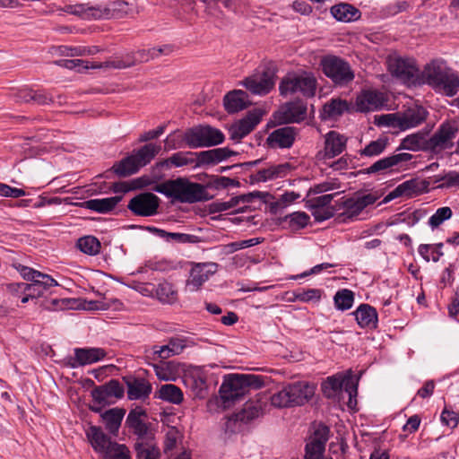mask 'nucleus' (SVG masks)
Instances as JSON below:
<instances>
[{
    "mask_svg": "<svg viewBox=\"0 0 459 459\" xmlns=\"http://www.w3.org/2000/svg\"><path fill=\"white\" fill-rule=\"evenodd\" d=\"M427 83L437 91L454 96L459 91V76L441 61H432L420 73L417 84Z\"/></svg>",
    "mask_w": 459,
    "mask_h": 459,
    "instance_id": "f257e3e1",
    "label": "nucleus"
},
{
    "mask_svg": "<svg viewBox=\"0 0 459 459\" xmlns=\"http://www.w3.org/2000/svg\"><path fill=\"white\" fill-rule=\"evenodd\" d=\"M233 154V152L227 148H217L200 152H178L169 158L164 160L161 164L166 167H183L194 165V167H202L206 165H214L227 160Z\"/></svg>",
    "mask_w": 459,
    "mask_h": 459,
    "instance_id": "f03ea898",
    "label": "nucleus"
},
{
    "mask_svg": "<svg viewBox=\"0 0 459 459\" xmlns=\"http://www.w3.org/2000/svg\"><path fill=\"white\" fill-rule=\"evenodd\" d=\"M156 191L182 203L191 204L210 199L204 186L192 183L186 178L169 180L157 186Z\"/></svg>",
    "mask_w": 459,
    "mask_h": 459,
    "instance_id": "7ed1b4c3",
    "label": "nucleus"
},
{
    "mask_svg": "<svg viewBox=\"0 0 459 459\" xmlns=\"http://www.w3.org/2000/svg\"><path fill=\"white\" fill-rule=\"evenodd\" d=\"M143 416L144 411L142 409H134L129 412L126 419L128 427L138 436V441L134 446L136 459H158L159 449L149 435V429L142 419Z\"/></svg>",
    "mask_w": 459,
    "mask_h": 459,
    "instance_id": "20e7f679",
    "label": "nucleus"
},
{
    "mask_svg": "<svg viewBox=\"0 0 459 459\" xmlns=\"http://www.w3.org/2000/svg\"><path fill=\"white\" fill-rule=\"evenodd\" d=\"M427 111L420 106H413L403 112L389 113L376 117L377 126L405 131L420 126L427 117Z\"/></svg>",
    "mask_w": 459,
    "mask_h": 459,
    "instance_id": "39448f33",
    "label": "nucleus"
},
{
    "mask_svg": "<svg viewBox=\"0 0 459 459\" xmlns=\"http://www.w3.org/2000/svg\"><path fill=\"white\" fill-rule=\"evenodd\" d=\"M316 86L317 81L312 73L300 71L286 74L279 89L282 96L300 94L303 97L311 98L316 93Z\"/></svg>",
    "mask_w": 459,
    "mask_h": 459,
    "instance_id": "423d86ee",
    "label": "nucleus"
},
{
    "mask_svg": "<svg viewBox=\"0 0 459 459\" xmlns=\"http://www.w3.org/2000/svg\"><path fill=\"white\" fill-rule=\"evenodd\" d=\"M160 145L148 143L134 152L130 156L123 159L113 166V170L120 177H126L136 173L140 168L147 165L160 152Z\"/></svg>",
    "mask_w": 459,
    "mask_h": 459,
    "instance_id": "0eeeda50",
    "label": "nucleus"
},
{
    "mask_svg": "<svg viewBox=\"0 0 459 459\" xmlns=\"http://www.w3.org/2000/svg\"><path fill=\"white\" fill-rule=\"evenodd\" d=\"M121 2H113L108 5H90L89 4H67L63 11L84 20L112 19L119 17Z\"/></svg>",
    "mask_w": 459,
    "mask_h": 459,
    "instance_id": "6e6552de",
    "label": "nucleus"
},
{
    "mask_svg": "<svg viewBox=\"0 0 459 459\" xmlns=\"http://www.w3.org/2000/svg\"><path fill=\"white\" fill-rule=\"evenodd\" d=\"M173 51L170 45L162 47L138 49L135 52L126 53L122 57H117L113 60L105 62V67H112L116 69H124L131 67L140 63H146L152 59L158 58L161 55H169Z\"/></svg>",
    "mask_w": 459,
    "mask_h": 459,
    "instance_id": "1a4fd4ad",
    "label": "nucleus"
},
{
    "mask_svg": "<svg viewBox=\"0 0 459 459\" xmlns=\"http://www.w3.org/2000/svg\"><path fill=\"white\" fill-rule=\"evenodd\" d=\"M182 141L189 148L196 149L210 147L224 141L223 133L210 126H199L187 129L182 136Z\"/></svg>",
    "mask_w": 459,
    "mask_h": 459,
    "instance_id": "9d476101",
    "label": "nucleus"
},
{
    "mask_svg": "<svg viewBox=\"0 0 459 459\" xmlns=\"http://www.w3.org/2000/svg\"><path fill=\"white\" fill-rule=\"evenodd\" d=\"M387 66L391 74L404 84L417 85L420 82V71L412 58L391 55L387 58Z\"/></svg>",
    "mask_w": 459,
    "mask_h": 459,
    "instance_id": "9b49d317",
    "label": "nucleus"
},
{
    "mask_svg": "<svg viewBox=\"0 0 459 459\" xmlns=\"http://www.w3.org/2000/svg\"><path fill=\"white\" fill-rule=\"evenodd\" d=\"M324 74L334 83L345 85L354 79V73L348 62L336 56H326L321 59Z\"/></svg>",
    "mask_w": 459,
    "mask_h": 459,
    "instance_id": "f8f14e48",
    "label": "nucleus"
},
{
    "mask_svg": "<svg viewBox=\"0 0 459 459\" xmlns=\"http://www.w3.org/2000/svg\"><path fill=\"white\" fill-rule=\"evenodd\" d=\"M252 376L229 374L224 377L220 387V395L224 403L233 402L243 396L251 385Z\"/></svg>",
    "mask_w": 459,
    "mask_h": 459,
    "instance_id": "ddd939ff",
    "label": "nucleus"
},
{
    "mask_svg": "<svg viewBox=\"0 0 459 459\" xmlns=\"http://www.w3.org/2000/svg\"><path fill=\"white\" fill-rule=\"evenodd\" d=\"M377 197L367 194L357 197L348 198L337 204L338 219L342 222L352 221L368 205L375 204Z\"/></svg>",
    "mask_w": 459,
    "mask_h": 459,
    "instance_id": "4468645a",
    "label": "nucleus"
},
{
    "mask_svg": "<svg viewBox=\"0 0 459 459\" xmlns=\"http://www.w3.org/2000/svg\"><path fill=\"white\" fill-rule=\"evenodd\" d=\"M358 377H354L351 371L345 375H334L328 377L322 384V390L325 396L333 397L338 391L344 388L349 395V406H351L352 397L357 395Z\"/></svg>",
    "mask_w": 459,
    "mask_h": 459,
    "instance_id": "2eb2a0df",
    "label": "nucleus"
},
{
    "mask_svg": "<svg viewBox=\"0 0 459 459\" xmlns=\"http://www.w3.org/2000/svg\"><path fill=\"white\" fill-rule=\"evenodd\" d=\"M412 159V155L407 152L395 153L385 157L374 162L363 170L365 174L387 173L403 170L407 169V163Z\"/></svg>",
    "mask_w": 459,
    "mask_h": 459,
    "instance_id": "dca6fc26",
    "label": "nucleus"
},
{
    "mask_svg": "<svg viewBox=\"0 0 459 459\" xmlns=\"http://www.w3.org/2000/svg\"><path fill=\"white\" fill-rule=\"evenodd\" d=\"M219 265L213 262L194 264L189 271L186 289L190 292L199 290L202 286L218 271Z\"/></svg>",
    "mask_w": 459,
    "mask_h": 459,
    "instance_id": "f3484780",
    "label": "nucleus"
},
{
    "mask_svg": "<svg viewBox=\"0 0 459 459\" xmlns=\"http://www.w3.org/2000/svg\"><path fill=\"white\" fill-rule=\"evenodd\" d=\"M456 133L457 127L455 123H443L438 130L430 138H428V151L440 152L451 148Z\"/></svg>",
    "mask_w": 459,
    "mask_h": 459,
    "instance_id": "a211bd4d",
    "label": "nucleus"
},
{
    "mask_svg": "<svg viewBox=\"0 0 459 459\" xmlns=\"http://www.w3.org/2000/svg\"><path fill=\"white\" fill-rule=\"evenodd\" d=\"M329 432L330 430L325 425L319 424L315 427L314 433L306 445V459H333L323 455L329 438Z\"/></svg>",
    "mask_w": 459,
    "mask_h": 459,
    "instance_id": "6ab92c4d",
    "label": "nucleus"
},
{
    "mask_svg": "<svg viewBox=\"0 0 459 459\" xmlns=\"http://www.w3.org/2000/svg\"><path fill=\"white\" fill-rule=\"evenodd\" d=\"M160 199L152 193H142L133 197L127 205L135 215L149 217L157 213Z\"/></svg>",
    "mask_w": 459,
    "mask_h": 459,
    "instance_id": "aec40b11",
    "label": "nucleus"
},
{
    "mask_svg": "<svg viewBox=\"0 0 459 459\" xmlns=\"http://www.w3.org/2000/svg\"><path fill=\"white\" fill-rule=\"evenodd\" d=\"M268 411V395L261 393L244 404L242 410L236 414V419L243 422H248L264 415Z\"/></svg>",
    "mask_w": 459,
    "mask_h": 459,
    "instance_id": "412c9836",
    "label": "nucleus"
},
{
    "mask_svg": "<svg viewBox=\"0 0 459 459\" xmlns=\"http://www.w3.org/2000/svg\"><path fill=\"white\" fill-rule=\"evenodd\" d=\"M262 117L263 112L261 109L255 108L249 111L244 118L230 126L229 128L230 139L237 142L240 141L255 128L260 123Z\"/></svg>",
    "mask_w": 459,
    "mask_h": 459,
    "instance_id": "4be33fe9",
    "label": "nucleus"
},
{
    "mask_svg": "<svg viewBox=\"0 0 459 459\" xmlns=\"http://www.w3.org/2000/svg\"><path fill=\"white\" fill-rule=\"evenodd\" d=\"M307 106L304 102L292 101L282 105L275 113L274 118L281 124L299 123L305 119Z\"/></svg>",
    "mask_w": 459,
    "mask_h": 459,
    "instance_id": "5701e85b",
    "label": "nucleus"
},
{
    "mask_svg": "<svg viewBox=\"0 0 459 459\" xmlns=\"http://www.w3.org/2000/svg\"><path fill=\"white\" fill-rule=\"evenodd\" d=\"M273 74L267 71L246 78L241 84L254 94L264 95L274 86Z\"/></svg>",
    "mask_w": 459,
    "mask_h": 459,
    "instance_id": "b1692460",
    "label": "nucleus"
},
{
    "mask_svg": "<svg viewBox=\"0 0 459 459\" xmlns=\"http://www.w3.org/2000/svg\"><path fill=\"white\" fill-rule=\"evenodd\" d=\"M385 97L377 91H363L356 98V109L360 112L377 110L384 106Z\"/></svg>",
    "mask_w": 459,
    "mask_h": 459,
    "instance_id": "393cba45",
    "label": "nucleus"
},
{
    "mask_svg": "<svg viewBox=\"0 0 459 459\" xmlns=\"http://www.w3.org/2000/svg\"><path fill=\"white\" fill-rule=\"evenodd\" d=\"M347 137L336 131H330L325 135V147L319 152L325 159H332L341 154L346 148Z\"/></svg>",
    "mask_w": 459,
    "mask_h": 459,
    "instance_id": "a878e982",
    "label": "nucleus"
},
{
    "mask_svg": "<svg viewBox=\"0 0 459 459\" xmlns=\"http://www.w3.org/2000/svg\"><path fill=\"white\" fill-rule=\"evenodd\" d=\"M298 130L293 126H284L273 131L268 138L267 143L273 148H290L292 146Z\"/></svg>",
    "mask_w": 459,
    "mask_h": 459,
    "instance_id": "bb28decb",
    "label": "nucleus"
},
{
    "mask_svg": "<svg viewBox=\"0 0 459 459\" xmlns=\"http://www.w3.org/2000/svg\"><path fill=\"white\" fill-rule=\"evenodd\" d=\"M86 437L94 451L101 456L115 443L100 428L95 426H91L87 429Z\"/></svg>",
    "mask_w": 459,
    "mask_h": 459,
    "instance_id": "cd10ccee",
    "label": "nucleus"
},
{
    "mask_svg": "<svg viewBox=\"0 0 459 459\" xmlns=\"http://www.w3.org/2000/svg\"><path fill=\"white\" fill-rule=\"evenodd\" d=\"M290 171L289 163L271 165L266 169L258 170L253 175V179L257 182H266L276 178H283Z\"/></svg>",
    "mask_w": 459,
    "mask_h": 459,
    "instance_id": "c85d7f7f",
    "label": "nucleus"
},
{
    "mask_svg": "<svg viewBox=\"0 0 459 459\" xmlns=\"http://www.w3.org/2000/svg\"><path fill=\"white\" fill-rule=\"evenodd\" d=\"M224 107L229 113H236L246 108L249 103L247 94L241 90H235L224 97Z\"/></svg>",
    "mask_w": 459,
    "mask_h": 459,
    "instance_id": "c756f323",
    "label": "nucleus"
},
{
    "mask_svg": "<svg viewBox=\"0 0 459 459\" xmlns=\"http://www.w3.org/2000/svg\"><path fill=\"white\" fill-rule=\"evenodd\" d=\"M422 183L418 179H410L398 185L389 195L388 198L393 199L400 196L412 197L421 193Z\"/></svg>",
    "mask_w": 459,
    "mask_h": 459,
    "instance_id": "7c9ffc66",
    "label": "nucleus"
},
{
    "mask_svg": "<svg viewBox=\"0 0 459 459\" xmlns=\"http://www.w3.org/2000/svg\"><path fill=\"white\" fill-rule=\"evenodd\" d=\"M120 201V196L91 199L84 202L83 206L97 212L106 213L113 210Z\"/></svg>",
    "mask_w": 459,
    "mask_h": 459,
    "instance_id": "2f4dec72",
    "label": "nucleus"
},
{
    "mask_svg": "<svg viewBox=\"0 0 459 459\" xmlns=\"http://www.w3.org/2000/svg\"><path fill=\"white\" fill-rule=\"evenodd\" d=\"M428 137L426 134L418 132L407 135L403 139L399 149H404L411 152L428 151Z\"/></svg>",
    "mask_w": 459,
    "mask_h": 459,
    "instance_id": "473e14b6",
    "label": "nucleus"
},
{
    "mask_svg": "<svg viewBox=\"0 0 459 459\" xmlns=\"http://www.w3.org/2000/svg\"><path fill=\"white\" fill-rule=\"evenodd\" d=\"M74 355L80 365H86L102 359L106 352L100 348H78L74 350Z\"/></svg>",
    "mask_w": 459,
    "mask_h": 459,
    "instance_id": "72a5a7b5",
    "label": "nucleus"
},
{
    "mask_svg": "<svg viewBox=\"0 0 459 459\" xmlns=\"http://www.w3.org/2000/svg\"><path fill=\"white\" fill-rule=\"evenodd\" d=\"M355 318L361 327H375L377 322V314L369 305H360L354 312Z\"/></svg>",
    "mask_w": 459,
    "mask_h": 459,
    "instance_id": "f704fd0d",
    "label": "nucleus"
},
{
    "mask_svg": "<svg viewBox=\"0 0 459 459\" xmlns=\"http://www.w3.org/2000/svg\"><path fill=\"white\" fill-rule=\"evenodd\" d=\"M332 15L339 22H349L359 17V11L349 4H339L331 8Z\"/></svg>",
    "mask_w": 459,
    "mask_h": 459,
    "instance_id": "c9c22d12",
    "label": "nucleus"
},
{
    "mask_svg": "<svg viewBox=\"0 0 459 459\" xmlns=\"http://www.w3.org/2000/svg\"><path fill=\"white\" fill-rule=\"evenodd\" d=\"M126 385L127 395L132 400L146 397L152 391L151 385L144 379H130Z\"/></svg>",
    "mask_w": 459,
    "mask_h": 459,
    "instance_id": "e433bc0d",
    "label": "nucleus"
},
{
    "mask_svg": "<svg viewBox=\"0 0 459 459\" xmlns=\"http://www.w3.org/2000/svg\"><path fill=\"white\" fill-rule=\"evenodd\" d=\"M124 416L125 411L119 408L110 409L101 415L106 429L113 435H117Z\"/></svg>",
    "mask_w": 459,
    "mask_h": 459,
    "instance_id": "4c0bfd02",
    "label": "nucleus"
},
{
    "mask_svg": "<svg viewBox=\"0 0 459 459\" xmlns=\"http://www.w3.org/2000/svg\"><path fill=\"white\" fill-rule=\"evenodd\" d=\"M156 298L164 304H174L178 301V290L168 281L159 283L155 289Z\"/></svg>",
    "mask_w": 459,
    "mask_h": 459,
    "instance_id": "58836bf2",
    "label": "nucleus"
},
{
    "mask_svg": "<svg viewBox=\"0 0 459 459\" xmlns=\"http://www.w3.org/2000/svg\"><path fill=\"white\" fill-rule=\"evenodd\" d=\"M349 104L346 100L333 99L325 104L321 117L324 119H333L340 117L343 112L348 110Z\"/></svg>",
    "mask_w": 459,
    "mask_h": 459,
    "instance_id": "ea45409f",
    "label": "nucleus"
},
{
    "mask_svg": "<svg viewBox=\"0 0 459 459\" xmlns=\"http://www.w3.org/2000/svg\"><path fill=\"white\" fill-rule=\"evenodd\" d=\"M84 308L88 310H108L109 308L119 309L122 303L113 298L102 297L101 299H94L91 300L85 299Z\"/></svg>",
    "mask_w": 459,
    "mask_h": 459,
    "instance_id": "a19ab883",
    "label": "nucleus"
},
{
    "mask_svg": "<svg viewBox=\"0 0 459 459\" xmlns=\"http://www.w3.org/2000/svg\"><path fill=\"white\" fill-rule=\"evenodd\" d=\"M291 385L296 405L304 404L314 395V386L306 382H296Z\"/></svg>",
    "mask_w": 459,
    "mask_h": 459,
    "instance_id": "79ce46f5",
    "label": "nucleus"
},
{
    "mask_svg": "<svg viewBox=\"0 0 459 459\" xmlns=\"http://www.w3.org/2000/svg\"><path fill=\"white\" fill-rule=\"evenodd\" d=\"M56 64L59 66L70 69V70H76L77 72H82L84 70L88 69H95V68H100L105 67V63L103 64H97V63H91L86 60L82 59H61L58 61H56Z\"/></svg>",
    "mask_w": 459,
    "mask_h": 459,
    "instance_id": "37998d69",
    "label": "nucleus"
},
{
    "mask_svg": "<svg viewBox=\"0 0 459 459\" xmlns=\"http://www.w3.org/2000/svg\"><path fill=\"white\" fill-rule=\"evenodd\" d=\"M76 247L81 252L88 255H96L100 252L101 244L93 236H84L77 240Z\"/></svg>",
    "mask_w": 459,
    "mask_h": 459,
    "instance_id": "c03bdc74",
    "label": "nucleus"
},
{
    "mask_svg": "<svg viewBox=\"0 0 459 459\" xmlns=\"http://www.w3.org/2000/svg\"><path fill=\"white\" fill-rule=\"evenodd\" d=\"M43 281H46L43 279L36 280L33 282L27 283L26 285H22V287L26 288L27 293L26 296H23L22 299V303H26L30 299H38L44 294V291L54 285H47L44 284Z\"/></svg>",
    "mask_w": 459,
    "mask_h": 459,
    "instance_id": "a18cd8bd",
    "label": "nucleus"
},
{
    "mask_svg": "<svg viewBox=\"0 0 459 459\" xmlns=\"http://www.w3.org/2000/svg\"><path fill=\"white\" fill-rule=\"evenodd\" d=\"M300 198L299 193L290 191L285 192L278 199L270 204V210L273 213H278Z\"/></svg>",
    "mask_w": 459,
    "mask_h": 459,
    "instance_id": "49530a36",
    "label": "nucleus"
},
{
    "mask_svg": "<svg viewBox=\"0 0 459 459\" xmlns=\"http://www.w3.org/2000/svg\"><path fill=\"white\" fill-rule=\"evenodd\" d=\"M19 272L22 277L26 281H30L33 282L36 280L43 279L46 281H43L44 284L47 285H58L57 281L53 279L51 276L42 273L37 270H34L30 267H27L24 265H21L19 268Z\"/></svg>",
    "mask_w": 459,
    "mask_h": 459,
    "instance_id": "de8ad7c7",
    "label": "nucleus"
},
{
    "mask_svg": "<svg viewBox=\"0 0 459 459\" xmlns=\"http://www.w3.org/2000/svg\"><path fill=\"white\" fill-rule=\"evenodd\" d=\"M160 398L164 401L178 404L183 401V393L176 385L167 384L160 388Z\"/></svg>",
    "mask_w": 459,
    "mask_h": 459,
    "instance_id": "09e8293b",
    "label": "nucleus"
},
{
    "mask_svg": "<svg viewBox=\"0 0 459 459\" xmlns=\"http://www.w3.org/2000/svg\"><path fill=\"white\" fill-rule=\"evenodd\" d=\"M388 145V140L385 137L378 138L370 142L366 147L360 151L361 156L374 157L380 155L385 152Z\"/></svg>",
    "mask_w": 459,
    "mask_h": 459,
    "instance_id": "8fccbe9b",
    "label": "nucleus"
},
{
    "mask_svg": "<svg viewBox=\"0 0 459 459\" xmlns=\"http://www.w3.org/2000/svg\"><path fill=\"white\" fill-rule=\"evenodd\" d=\"M309 216L305 212H295L284 218V221L293 230L305 228L309 222Z\"/></svg>",
    "mask_w": 459,
    "mask_h": 459,
    "instance_id": "3c124183",
    "label": "nucleus"
},
{
    "mask_svg": "<svg viewBox=\"0 0 459 459\" xmlns=\"http://www.w3.org/2000/svg\"><path fill=\"white\" fill-rule=\"evenodd\" d=\"M333 300L337 309L347 310L352 307L354 294L351 290L343 289L336 292Z\"/></svg>",
    "mask_w": 459,
    "mask_h": 459,
    "instance_id": "603ef678",
    "label": "nucleus"
},
{
    "mask_svg": "<svg viewBox=\"0 0 459 459\" xmlns=\"http://www.w3.org/2000/svg\"><path fill=\"white\" fill-rule=\"evenodd\" d=\"M186 383L192 388L195 396L204 397L205 395L207 384L204 377L201 373H196L188 377Z\"/></svg>",
    "mask_w": 459,
    "mask_h": 459,
    "instance_id": "864d4df0",
    "label": "nucleus"
},
{
    "mask_svg": "<svg viewBox=\"0 0 459 459\" xmlns=\"http://www.w3.org/2000/svg\"><path fill=\"white\" fill-rule=\"evenodd\" d=\"M340 188L341 183L337 178H327L311 186L308 193L310 195H319L328 191L338 190Z\"/></svg>",
    "mask_w": 459,
    "mask_h": 459,
    "instance_id": "5fc2aeb1",
    "label": "nucleus"
},
{
    "mask_svg": "<svg viewBox=\"0 0 459 459\" xmlns=\"http://www.w3.org/2000/svg\"><path fill=\"white\" fill-rule=\"evenodd\" d=\"M102 459H131L129 449L122 444L115 442L101 456Z\"/></svg>",
    "mask_w": 459,
    "mask_h": 459,
    "instance_id": "6e6d98bb",
    "label": "nucleus"
},
{
    "mask_svg": "<svg viewBox=\"0 0 459 459\" xmlns=\"http://www.w3.org/2000/svg\"><path fill=\"white\" fill-rule=\"evenodd\" d=\"M452 214H453L452 210L447 206L438 208L436 211V212L429 217V225L432 229L437 228L445 221L450 219Z\"/></svg>",
    "mask_w": 459,
    "mask_h": 459,
    "instance_id": "4d7b16f0",
    "label": "nucleus"
},
{
    "mask_svg": "<svg viewBox=\"0 0 459 459\" xmlns=\"http://www.w3.org/2000/svg\"><path fill=\"white\" fill-rule=\"evenodd\" d=\"M312 215L317 221H324L332 218L338 212L336 207H311Z\"/></svg>",
    "mask_w": 459,
    "mask_h": 459,
    "instance_id": "13d9d810",
    "label": "nucleus"
},
{
    "mask_svg": "<svg viewBox=\"0 0 459 459\" xmlns=\"http://www.w3.org/2000/svg\"><path fill=\"white\" fill-rule=\"evenodd\" d=\"M159 348L153 351L154 355L161 359H168L175 354H179L183 351L184 346H155Z\"/></svg>",
    "mask_w": 459,
    "mask_h": 459,
    "instance_id": "bf43d9fd",
    "label": "nucleus"
},
{
    "mask_svg": "<svg viewBox=\"0 0 459 459\" xmlns=\"http://www.w3.org/2000/svg\"><path fill=\"white\" fill-rule=\"evenodd\" d=\"M269 398V407L273 406L274 408H286L289 407L288 399H286V394L283 390H280L279 392L273 394Z\"/></svg>",
    "mask_w": 459,
    "mask_h": 459,
    "instance_id": "052dcab7",
    "label": "nucleus"
},
{
    "mask_svg": "<svg viewBox=\"0 0 459 459\" xmlns=\"http://www.w3.org/2000/svg\"><path fill=\"white\" fill-rule=\"evenodd\" d=\"M323 291L319 289H308L297 294V299L300 301H319L322 297Z\"/></svg>",
    "mask_w": 459,
    "mask_h": 459,
    "instance_id": "680f3d73",
    "label": "nucleus"
},
{
    "mask_svg": "<svg viewBox=\"0 0 459 459\" xmlns=\"http://www.w3.org/2000/svg\"><path fill=\"white\" fill-rule=\"evenodd\" d=\"M441 421L450 429H455L459 422V418L456 412L444 409L441 413Z\"/></svg>",
    "mask_w": 459,
    "mask_h": 459,
    "instance_id": "e2e57ef3",
    "label": "nucleus"
},
{
    "mask_svg": "<svg viewBox=\"0 0 459 459\" xmlns=\"http://www.w3.org/2000/svg\"><path fill=\"white\" fill-rule=\"evenodd\" d=\"M0 194L5 197L18 198L26 195L23 189L10 186L6 184L0 183Z\"/></svg>",
    "mask_w": 459,
    "mask_h": 459,
    "instance_id": "0e129e2a",
    "label": "nucleus"
},
{
    "mask_svg": "<svg viewBox=\"0 0 459 459\" xmlns=\"http://www.w3.org/2000/svg\"><path fill=\"white\" fill-rule=\"evenodd\" d=\"M340 192L333 194L322 195L310 200L311 207H331L330 204L334 196L339 195Z\"/></svg>",
    "mask_w": 459,
    "mask_h": 459,
    "instance_id": "69168bd1",
    "label": "nucleus"
},
{
    "mask_svg": "<svg viewBox=\"0 0 459 459\" xmlns=\"http://www.w3.org/2000/svg\"><path fill=\"white\" fill-rule=\"evenodd\" d=\"M269 197H271V195H270V194H268L266 192L255 191V192L248 193L247 195H240V196H238L235 198H236V203L238 204L239 202L251 203L255 198H259V199H262L264 202H266L267 198H269Z\"/></svg>",
    "mask_w": 459,
    "mask_h": 459,
    "instance_id": "338daca9",
    "label": "nucleus"
},
{
    "mask_svg": "<svg viewBox=\"0 0 459 459\" xmlns=\"http://www.w3.org/2000/svg\"><path fill=\"white\" fill-rule=\"evenodd\" d=\"M442 180V186L446 187L459 186V172L449 171L443 177Z\"/></svg>",
    "mask_w": 459,
    "mask_h": 459,
    "instance_id": "774afa93",
    "label": "nucleus"
}]
</instances>
